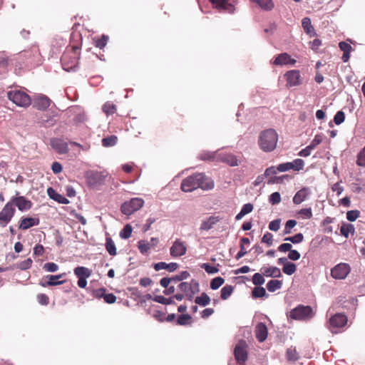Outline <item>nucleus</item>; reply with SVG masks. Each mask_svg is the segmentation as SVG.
Here are the masks:
<instances>
[{
  "label": "nucleus",
  "instance_id": "obj_57",
  "mask_svg": "<svg viewBox=\"0 0 365 365\" xmlns=\"http://www.w3.org/2000/svg\"><path fill=\"white\" fill-rule=\"evenodd\" d=\"M344 120L345 114L342 110L338 111L334 117V122L336 125H340L344 121Z\"/></svg>",
  "mask_w": 365,
  "mask_h": 365
},
{
  "label": "nucleus",
  "instance_id": "obj_45",
  "mask_svg": "<svg viewBox=\"0 0 365 365\" xmlns=\"http://www.w3.org/2000/svg\"><path fill=\"white\" fill-rule=\"evenodd\" d=\"M225 282V279L221 277H217L211 280L210 288L213 290L217 289Z\"/></svg>",
  "mask_w": 365,
  "mask_h": 365
},
{
  "label": "nucleus",
  "instance_id": "obj_19",
  "mask_svg": "<svg viewBox=\"0 0 365 365\" xmlns=\"http://www.w3.org/2000/svg\"><path fill=\"white\" fill-rule=\"evenodd\" d=\"M260 272L267 277L279 278L282 277L281 270L277 267H262L260 269Z\"/></svg>",
  "mask_w": 365,
  "mask_h": 365
},
{
  "label": "nucleus",
  "instance_id": "obj_51",
  "mask_svg": "<svg viewBox=\"0 0 365 365\" xmlns=\"http://www.w3.org/2000/svg\"><path fill=\"white\" fill-rule=\"evenodd\" d=\"M356 164L360 167H365V146L357 155Z\"/></svg>",
  "mask_w": 365,
  "mask_h": 365
},
{
  "label": "nucleus",
  "instance_id": "obj_39",
  "mask_svg": "<svg viewBox=\"0 0 365 365\" xmlns=\"http://www.w3.org/2000/svg\"><path fill=\"white\" fill-rule=\"evenodd\" d=\"M296 270H297L296 264L294 263L290 262H288L282 267V272L287 275L293 274L296 272Z\"/></svg>",
  "mask_w": 365,
  "mask_h": 365
},
{
  "label": "nucleus",
  "instance_id": "obj_11",
  "mask_svg": "<svg viewBox=\"0 0 365 365\" xmlns=\"http://www.w3.org/2000/svg\"><path fill=\"white\" fill-rule=\"evenodd\" d=\"M287 81V86L292 87L299 86L301 83V75L298 70L288 71L284 74Z\"/></svg>",
  "mask_w": 365,
  "mask_h": 365
},
{
  "label": "nucleus",
  "instance_id": "obj_12",
  "mask_svg": "<svg viewBox=\"0 0 365 365\" xmlns=\"http://www.w3.org/2000/svg\"><path fill=\"white\" fill-rule=\"evenodd\" d=\"M347 317L341 313H337L331 317L329 323L330 327L333 328H341L344 327L347 323Z\"/></svg>",
  "mask_w": 365,
  "mask_h": 365
},
{
  "label": "nucleus",
  "instance_id": "obj_59",
  "mask_svg": "<svg viewBox=\"0 0 365 365\" xmlns=\"http://www.w3.org/2000/svg\"><path fill=\"white\" fill-rule=\"evenodd\" d=\"M43 269L49 272H54L58 269V265L54 262H47L44 264Z\"/></svg>",
  "mask_w": 365,
  "mask_h": 365
},
{
  "label": "nucleus",
  "instance_id": "obj_31",
  "mask_svg": "<svg viewBox=\"0 0 365 365\" xmlns=\"http://www.w3.org/2000/svg\"><path fill=\"white\" fill-rule=\"evenodd\" d=\"M195 302L200 306L205 307L210 304V298L205 292H202L200 296L195 297Z\"/></svg>",
  "mask_w": 365,
  "mask_h": 365
},
{
  "label": "nucleus",
  "instance_id": "obj_24",
  "mask_svg": "<svg viewBox=\"0 0 365 365\" xmlns=\"http://www.w3.org/2000/svg\"><path fill=\"white\" fill-rule=\"evenodd\" d=\"M309 194V189L307 187H304V188L299 190L294 195V196L293 197V202L295 205L301 204L302 202H304L307 199Z\"/></svg>",
  "mask_w": 365,
  "mask_h": 365
},
{
  "label": "nucleus",
  "instance_id": "obj_62",
  "mask_svg": "<svg viewBox=\"0 0 365 365\" xmlns=\"http://www.w3.org/2000/svg\"><path fill=\"white\" fill-rule=\"evenodd\" d=\"M272 240H273V235L270 232H266L262 238V242L267 244L269 246H271L272 245Z\"/></svg>",
  "mask_w": 365,
  "mask_h": 365
},
{
  "label": "nucleus",
  "instance_id": "obj_44",
  "mask_svg": "<svg viewBox=\"0 0 365 365\" xmlns=\"http://www.w3.org/2000/svg\"><path fill=\"white\" fill-rule=\"evenodd\" d=\"M132 227L130 226V225L129 224H127L124 226V227L123 228V230L120 232V237L121 239H124V240H126V239H128L130 235H131V233H132Z\"/></svg>",
  "mask_w": 365,
  "mask_h": 365
},
{
  "label": "nucleus",
  "instance_id": "obj_47",
  "mask_svg": "<svg viewBox=\"0 0 365 365\" xmlns=\"http://www.w3.org/2000/svg\"><path fill=\"white\" fill-rule=\"evenodd\" d=\"M138 247L142 254H145L150 249V245L146 240H140L138 242Z\"/></svg>",
  "mask_w": 365,
  "mask_h": 365
},
{
  "label": "nucleus",
  "instance_id": "obj_49",
  "mask_svg": "<svg viewBox=\"0 0 365 365\" xmlns=\"http://www.w3.org/2000/svg\"><path fill=\"white\" fill-rule=\"evenodd\" d=\"M295 220H289L286 222L284 229L283 231L284 235H289L292 233V229L297 225Z\"/></svg>",
  "mask_w": 365,
  "mask_h": 365
},
{
  "label": "nucleus",
  "instance_id": "obj_1",
  "mask_svg": "<svg viewBox=\"0 0 365 365\" xmlns=\"http://www.w3.org/2000/svg\"><path fill=\"white\" fill-rule=\"evenodd\" d=\"M213 187V181L202 173L187 177L181 183V190L185 192H192L197 188L209 190L212 189Z\"/></svg>",
  "mask_w": 365,
  "mask_h": 365
},
{
  "label": "nucleus",
  "instance_id": "obj_8",
  "mask_svg": "<svg viewBox=\"0 0 365 365\" xmlns=\"http://www.w3.org/2000/svg\"><path fill=\"white\" fill-rule=\"evenodd\" d=\"M246 342L241 340L235 346L234 354L237 363H245L247 359V351L246 350Z\"/></svg>",
  "mask_w": 365,
  "mask_h": 365
},
{
  "label": "nucleus",
  "instance_id": "obj_20",
  "mask_svg": "<svg viewBox=\"0 0 365 365\" xmlns=\"http://www.w3.org/2000/svg\"><path fill=\"white\" fill-rule=\"evenodd\" d=\"M198 287H200V284L198 282L194 279H192L190 283L183 282H180L178 286V288L185 294Z\"/></svg>",
  "mask_w": 365,
  "mask_h": 365
},
{
  "label": "nucleus",
  "instance_id": "obj_53",
  "mask_svg": "<svg viewBox=\"0 0 365 365\" xmlns=\"http://www.w3.org/2000/svg\"><path fill=\"white\" fill-rule=\"evenodd\" d=\"M269 201L272 205H277L281 202V195L278 192L272 193L269 197Z\"/></svg>",
  "mask_w": 365,
  "mask_h": 365
},
{
  "label": "nucleus",
  "instance_id": "obj_60",
  "mask_svg": "<svg viewBox=\"0 0 365 365\" xmlns=\"http://www.w3.org/2000/svg\"><path fill=\"white\" fill-rule=\"evenodd\" d=\"M322 141V135L320 134H317L314 136V138L312 140L309 146L314 150L318 145H319Z\"/></svg>",
  "mask_w": 365,
  "mask_h": 365
},
{
  "label": "nucleus",
  "instance_id": "obj_52",
  "mask_svg": "<svg viewBox=\"0 0 365 365\" xmlns=\"http://www.w3.org/2000/svg\"><path fill=\"white\" fill-rule=\"evenodd\" d=\"M115 106L110 102L106 103L103 106V110L107 115L113 114L115 112Z\"/></svg>",
  "mask_w": 365,
  "mask_h": 365
},
{
  "label": "nucleus",
  "instance_id": "obj_10",
  "mask_svg": "<svg viewBox=\"0 0 365 365\" xmlns=\"http://www.w3.org/2000/svg\"><path fill=\"white\" fill-rule=\"evenodd\" d=\"M50 145L58 154H66L69 151L68 143L61 138H51Z\"/></svg>",
  "mask_w": 365,
  "mask_h": 365
},
{
  "label": "nucleus",
  "instance_id": "obj_16",
  "mask_svg": "<svg viewBox=\"0 0 365 365\" xmlns=\"http://www.w3.org/2000/svg\"><path fill=\"white\" fill-rule=\"evenodd\" d=\"M296 62L297 61L292 58L287 53H282L276 56L273 63L276 66H283L288 64L294 65Z\"/></svg>",
  "mask_w": 365,
  "mask_h": 365
},
{
  "label": "nucleus",
  "instance_id": "obj_54",
  "mask_svg": "<svg viewBox=\"0 0 365 365\" xmlns=\"http://www.w3.org/2000/svg\"><path fill=\"white\" fill-rule=\"evenodd\" d=\"M360 215V212L357 210H349L346 212V219L350 222L355 221Z\"/></svg>",
  "mask_w": 365,
  "mask_h": 365
},
{
  "label": "nucleus",
  "instance_id": "obj_5",
  "mask_svg": "<svg viewBox=\"0 0 365 365\" xmlns=\"http://www.w3.org/2000/svg\"><path fill=\"white\" fill-rule=\"evenodd\" d=\"M144 205V200L140 197H133L121 205L120 210L125 215H130L140 210Z\"/></svg>",
  "mask_w": 365,
  "mask_h": 365
},
{
  "label": "nucleus",
  "instance_id": "obj_50",
  "mask_svg": "<svg viewBox=\"0 0 365 365\" xmlns=\"http://www.w3.org/2000/svg\"><path fill=\"white\" fill-rule=\"evenodd\" d=\"M264 275L262 274H260V273H255L253 277H252V283L255 285V286H261L262 285L264 282H265V279L263 277Z\"/></svg>",
  "mask_w": 365,
  "mask_h": 365
},
{
  "label": "nucleus",
  "instance_id": "obj_40",
  "mask_svg": "<svg viewBox=\"0 0 365 365\" xmlns=\"http://www.w3.org/2000/svg\"><path fill=\"white\" fill-rule=\"evenodd\" d=\"M254 298H260L267 296L266 290L261 286H256L252 292Z\"/></svg>",
  "mask_w": 365,
  "mask_h": 365
},
{
  "label": "nucleus",
  "instance_id": "obj_33",
  "mask_svg": "<svg viewBox=\"0 0 365 365\" xmlns=\"http://www.w3.org/2000/svg\"><path fill=\"white\" fill-rule=\"evenodd\" d=\"M217 220L214 217H210L207 220L202 222L200 229L201 230H210L216 223Z\"/></svg>",
  "mask_w": 365,
  "mask_h": 365
},
{
  "label": "nucleus",
  "instance_id": "obj_56",
  "mask_svg": "<svg viewBox=\"0 0 365 365\" xmlns=\"http://www.w3.org/2000/svg\"><path fill=\"white\" fill-rule=\"evenodd\" d=\"M298 214L302 217L303 219H310L312 217V208H303L301 209Z\"/></svg>",
  "mask_w": 365,
  "mask_h": 365
},
{
  "label": "nucleus",
  "instance_id": "obj_27",
  "mask_svg": "<svg viewBox=\"0 0 365 365\" xmlns=\"http://www.w3.org/2000/svg\"><path fill=\"white\" fill-rule=\"evenodd\" d=\"M302 26L304 31L310 36L317 35L313 26L312 25L311 19L309 17H304L302 21Z\"/></svg>",
  "mask_w": 365,
  "mask_h": 365
},
{
  "label": "nucleus",
  "instance_id": "obj_30",
  "mask_svg": "<svg viewBox=\"0 0 365 365\" xmlns=\"http://www.w3.org/2000/svg\"><path fill=\"white\" fill-rule=\"evenodd\" d=\"M282 287V281L278 279H271L267 284V289L270 292H274Z\"/></svg>",
  "mask_w": 365,
  "mask_h": 365
},
{
  "label": "nucleus",
  "instance_id": "obj_21",
  "mask_svg": "<svg viewBox=\"0 0 365 365\" xmlns=\"http://www.w3.org/2000/svg\"><path fill=\"white\" fill-rule=\"evenodd\" d=\"M47 193L51 199L58 202V203L64 205H67L69 203V200L67 198L63 197L52 187H48L47 189Z\"/></svg>",
  "mask_w": 365,
  "mask_h": 365
},
{
  "label": "nucleus",
  "instance_id": "obj_48",
  "mask_svg": "<svg viewBox=\"0 0 365 365\" xmlns=\"http://www.w3.org/2000/svg\"><path fill=\"white\" fill-rule=\"evenodd\" d=\"M293 168H291V170L294 171H299L303 169L304 165V162L302 159L297 158L294 160L292 162H290Z\"/></svg>",
  "mask_w": 365,
  "mask_h": 365
},
{
  "label": "nucleus",
  "instance_id": "obj_41",
  "mask_svg": "<svg viewBox=\"0 0 365 365\" xmlns=\"http://www.w3.org/2000/svg\"><path fill=\"white\" fill-rule=\"evenodd\" d=\"M117 140L115 135H110L102 139V145L104 147L114 146L117 143Z\"/></svg>",
  "mask_w": 365,
  "mask_h": 365
},
{
  "label": "nucleus",
  "instance_id": "obj_38",
  "mask_svg": "<svg viewBox=\"0 0 365 365\" xmlns=\"http://www.w3.org/2000/svg\"><path fill=\"white\" fill-rule=\"evenodd\" d=\"M234 287L232 285L226 284L221 289L220 297L223 300L227 299L233 292Z\"/></svg>",
  "mask_w": 365,
  "mask_h": 365
},
{
  "label": "nucleus",
  "instance_id": "obj_25",
  "mask_svg": "<svg viewBox=\"0 0 365 365\" xmlns=\"http://www.w3.org/2000/svg\"><path fill=\"white\" fill-rule=\"evenodd\" d=\"M251 2L255 3L264 11H270L274 7L272 0H250Z\"/></svg>",
  "mask_w": 365,
  "mask_h": 365
},
{
  "label": "nucleus",
  "instance_id": "obj_9",
  "mask_svg": "<svg viewBox=\"0 0 365 365\" xmlns=\"http://www.w3.org/2000/svg\"><path fill=\"white\" fill-rule=\"evenodd\" d=\"M187 252L185 243L180 239H177L173 243L170 249V254L173 257H179L183 256Z\"/></svg>",
  "mask_w": 365,
  "mask_h": 365
},
{
  "label": "nucleus",
  "instance_id": "obj_42",
  "mask_svg": "<svg viewBox=\"0 0 365 365\" xmlns=\"http://www.w3.org/2000/svg\"><path fill=\"white\" fill-rule=\"evenodd\" d=\"M217 152L205 151L200 155V159L202 160H215L217 159Z\"/></svg>",
  "mask_w": 365,
  "mask_h": 365
},
{
  "label": "nucleus",
  "instance_id": "obj_18",
  "mask_svg": "<svg viewBox=\"0 0 365 365\" xmlns=\"http://www.w3.org/2000/svg\"><path fill=\"white\" fill-rule=\"evenodd\" d=\"M217 160L227 163L231 167L237 166L239 165V160L237 156L231 153L219 154Z\"/></svg>",
  "mask_w": 365,
  "mask_h": 365
},
{
  "label": "nucleus",
  "instance_id": "obj_55",
  "mask_svg": "<svg viewBox=\"0 0 365 365\" xmlns=\"http://www.w3.org/2000/svg\"><path fill=\"white\" fill-rule=\"evenodd\" d=\"M32 262V259L31 258H28L26 260L19 262L17 264V267L21 270H26L31 267Z\"/></svg>",
  "mask_w": 365,
  "mask_h": 365
},
{
  "label": "nucleus",
  "instance_id": "obj_6",
  "mask_svg": "<svg viewBox=\"0 0 365 365\" xmlns=\"http://www.w3.org/2000/svg\"><path fill=\"white\" fill-rule=\"evenodd\" d=\"M351 269L349 264L341 262L331 269V276L335 279H344L351 272Z\"/></svg>",
  "mask_w": 365,
  "mask_h": 365
},
{
  "label": "nucleus",
  "instance_id": "obj_28",
  "mask_svg": "<svg viewBox=\"0 0 365 365\" xmlns=\"http://www.w3.org/2000/svg\"><path fill=\"white\" fill-rule=\"evenodd\" d=\"M74 274L78 277L88 278L91 275V270L85 267H77L73 270Z\"/></svg>",
  "mask_w": 365,
  "mask_h": 365
},
{
  "label": "nucleus",
  "instance_id": "obj_34",
  "mask_svg": "<svg viewBox=\"0 0 365 365\" xmlns=\"http://www.w3.org/2000/svg\"><path fill=\"white\" fill-rule=\"evenodd\" d=\"M153 300L155 302H158V303H160L162 304H165V305L175 304V302L173 300V297L166 298L162 295H156L153 298Z\"/></svg>",
  "mask_w": 365,
  "mask_h": 365
},
{
  "label": "nucleus",
  "instance_id": "obj_58",
  "mask_svg": "<svg viewBox=\"0 0 365 365\" xmlns=\"http://www.w3.org/2000/svg\"><path fill=\"white\" fill-rule=\"evenodd\" d=\"M201 268L204 269L206 271V272L210 274H215L219 271V269L217 267L211 266L208 263H203L201 265Z\"/></svg>",
  "mask_w": 365,
  "mask_h": 365
},
{
  "label": "nucleus",
  "instance_id": "obj_7",
  "mask_svg": "<svg viewBox=\"0 0 365 365\" xmlns=\"http://www.w3.org/2000/svg\"><path fill=\"white\" fill-rule=\"evenodd\" d=\"M15 208L12 202H8L0 212V226L4 227L14 215Z\"/></svg>",
  "mask_w": 365,
  "mask_h": 365
},
{
  "label": "nucleus",
  "instance_id": "obj_46",
  "mask_svg": "<svg viewBox=\"0 0 365 365\" xmlns=\"http://www.w3.org/2000/svg\"><path fill=\"white\" fill-rule=\"evenodd\" d=\"M190 276V273L187 271H182L179 274L172 277L173 282H181L184 279H187Z\"/></svg>",
  "mask_w": 365,
  "mask_h": 365
},
{
  "label": "nucleus",
  "instance_id": "obj_63",
  "mask_svg": "<svg viewBox=\"0 0 365 365\" xmlns=\"http://www.w3.org/2000/svg\"><path fill=\"white\" fill-rule=\"evenodd\" d=\"M108 39V37L103 35L101 38L96 41V46L101 49L103 48L107 44Z\"/></svg>",
  "mask_w": 365,
  "mask_h": 365
},
{
  "label": "nucleus",
  "instance_id": "obj_29",
  "mask_svg": "<svg viewBox=\"0 0 365 365\" xmlns=\"http://www.w3.org/2000/svg\"><path fill=\"white\" fill-rule=\"evenodd\" d=\"M38 123H41L43 126L50 127L56 124V120L55 119L54 116L43 115L39 118Z\"/></svg>",
  "mask_w": 365,
  "mask_h": 365
},
{
  "label": "nucleus",
  "instance_id": "obj_37",
  "mask_svg": "<svg viewBox=\"0 0 365 365\" xmlns=\"http://www.w3.org/2000/svg\"><path fill=\"white\" fill-rule=\"evenodd\" d=\"M106 249L111 256L116 255V247L114 242L110 237H107L106 241Z\"/></svg>",
  "mask_w": 365,
  "mask_h": 365
},
{
  "label": "nucleus",
  "instance_id": "obj_35",
  "mask_svg": "<svg viewBox=\"0 0 365 365\" xmlns=\"http://www.w3.org/2000/svg\"><path fill=\"white\" fill-rule=\"evenodd\" d=\"M9 65V59L4 53H0V74L7 71Z\"/></svg>",
  "mask_w": 365,
  "mask_h": 365
},
{
  "label": "nucleus",
  "instance_id": "obj_26",
  "mask_svg": "<svg viewBox=\"0 0 365 365\" xmlns=\"http://www.w3.org/2000/svg\"><path fill=\"white\" fill-rule=\"evenodd\" d=\"M63 276V274H58V275H48L46 276V277L47 279H48V280L46 282H41V284L43 286V287H46V286H56V285H59V284H62L64 281H59L58 279L60 278H61Z\"/></svg>",
  "mask_w": 365,
  "mask_h": 365
},
{
  "label": "nucleus",
  "instance_id": "obj_43",
  "mask_svg": "<svg viewBox=\"0 0 365 365\" xmlns=\"http://www.w3.org/2000/svg\"><path fill=\"white\" fill-rule=\"evenodd\" d=\"M284 241L290 242L293 244H299L303 242L304 235L302 233H297L295 235L284 238Z\"/></svg>",
  "mask_w": 365,
  "mask_h": 365
},
{
  "label": "nucleus",
  "instance_id": "obj_22",
  "mask_svg": "<svg viewBox=\"0 0 365 365\" xmlns=\"http://www.w3.org/2000/svg\"><path fill=\"white\" fill-rule=\"evenodd\" d=\"M153 267L155 271H159L160 269H168L169 272H172L178 269V264L176 262H170L168 264L164 262H160L154 264Z\"/></svg>",
  "mask_w": 365,
  "mask_h": 365
},
{
  "label": "nucleus",
  "instance_id": "obj_64",
  "mask_svg": "<svg viewBox=\"0 0 365 365\" xmlns=\"http://www.w3.org/2000/svg\"><path fill=\"white\" fill-rule=\"evenodd\" d=\"M300 256V253L296 250H291L288 253V258L292 261L298 260Z\"/></svg>",
  "mask_w": 365,
  "mask_h": 365
},
{
  "label": "nucleus",
  "instance_id": "obj_15",
  "mask_svg": "<svg viewBox=\"0 0 365 365\" xmlns=\"http://www.w3.org/2000/svg\"><path fill=\"white\" fill-rule=\"evenodd\" d=\"M51 103V100L44 95H38L33 102L34 107L40 110H46Z\"/></svg>",
  "mask_w": 365,
  "mask_h": 365
},
{
  "label": "nucleus",
  "instance_id": "obj_13",
  "mask_svg": "<svg viewBox=\"0 0 365 365\" xmlns=\"http://www.w3.org/2000/svg\"><path fill=\"white\" fill-rule=\"evenodd\" d=\"M230 0H210L215 8L220 11H225L230 14H233L235 6L229 2Z\"/></svg>",
  "mask_w": 365,
  "mask_h": 365
},
{
  "label": "nucleus",
  "instance_id": "obj_61",
  "mask_svg": "<svg viewBox=\"0 0 365 365\" xmlns=\"http://www.w3.org/2000/svg\"><path fill=\"white\" fill-rule=\"evenodd\" d=\"M280 219H276L272 221H271L269 224V229L272 231L277 232L280 228Z\"/></svg>",
  "mask_w": 365,
  "mask_h": 365
},
{
  "label": "nucleus",
  "instance_id": "obj_17",
  "mask_svg": "<svg viewBox=\"0 0 365 365\" xmlns=\"http://www.w3.org/2000/svg\"><path fill=\"white\" fill-rule=\"evenodd\" d=\"M267 327L263 322H259L255 327V336L259 342H263L267 337Z\"/></svg>",
  "mask_w": 365,
  "mask_h": 365
},
{
  "label": "nucleus",
  "instance_id": "obj_4",
  "mask_svg": "<svg viewBox=\"0 0 365 365\" xmlns=\"http://www.w3.org/2000/svg\"><path fill=\"white\" fill-rule=\"evenodd\" d=\"M313 316V310L310 306L299 305L289 312V317L296 320H307Z\"/></svg>",
  "mask_w": 365,
  "mask_h": 365
},
{
  "label": "nucleus",
  "instance_id": "obj_32",
  "mask_svg": "<svg viewBox=\"0 0 365 365\" xmlns=\"http://www.w3.org/2000/svg\"><path fill=\"white\" fill-rule=\"evenodd\" d=\"M191 323L192 317L188 314H182L179 315L176 321V324L180 326L191 324Z\"/></svg>",
  "mask_w": 365,
  "mask_h": 365
},
{
  "label": "nucleus",
  "instance_id": "obj_23",
  "mask_svg": "<svg viewBox=\"0 0 365 365\" xmlns=\"http://www.w3.org/2000/svg\"><path fill=\"white\" fill-rule=\"evenodd\" d=\"M38 218L25 217L21 220L19 224V229L27 230L33 226L38 225Z\"/></svg>",
  "mask_w": 365,
  "mask_h": 365
},
{
  "label": "nucleus",
  "instance_id": "obj_36",
  "mask_svg": "<svg viewBox=\"0 0 365 365\" xmlns=\"http://www.w3.org/2000/svg\"><path fill=\"white\" fill-rule=\"evenodd\" d=\"M340 232L341 235L347 238L349 234L354 233V227L351 224H344L341 227Z\"/></svg>",
  "mask_w": 365,
  "mask_h": 365
},
{
  "label": "nucleus",
  "instance_id": "obj_2",
  "mask_svg": "<svg viewBox=\"0 0 365 365\" xmlns=\"http://www.w3.org/2000/svg\"><path fill=\"white\" fill-rule=\"evenodd\" d=\"M278 135L274 129H267L262 131L259 137V145L264 152H271L277 146Z\"/></svg>",
  "mask_w": 365,
  "mask_h": 365
},
{
  "label": "nucleus",
  "instance_id": "obj_3",
  "mask_svg": "<svg viewBox=\"0 0 365 365\" xmlns=\"http://www.w3.org/2000/svg\"><path fill=\"white\" fill-rule=\"evenodd\" d=\"M8 98L17 106L26 108L31 103V97L24 91L19 89L11 90L7 92Z\"/></svg>",
  "mask_w": 365,
  "mask_h": 365
},
{
  "label": "nucleus",
  "instance_id": "obj_14",
  "mask_svg": "<svg viewBox=\"0 0 365 365\" xmlns=\"http://www.w3.org/2000/svg\"><path fill=\"white\" fill-rule=\"evenodd\" d=\"M9 202H13V206L16 205L21 211H26L31 207L32 203L24 196L13 197Z\"/></svg>",
  "mask_w": 365,
  "mask_h": 365
}]
</instances>
